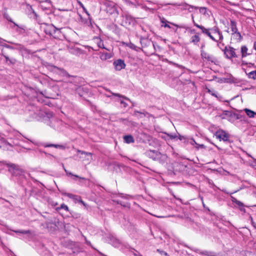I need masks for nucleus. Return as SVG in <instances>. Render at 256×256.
Returning a JSON list of instances; mask_svg holds the SVG:
<instances>
[{
  "instance_id": "obj_11",
  "label": "nucleus",
  "mask_w": 256,
  "mask_h": 256,
  "mask_svg": "<svg viewBox=\"0 0 256 256\" xmlns=\"http://www.w3.org/2000/svg\"><path fill=\"white\" fill-rule=\"evenodd\" d=\"M114 65L116 70H120L123 68H124L126 66V64L124 62V60L120 59L116 60L114 62Z\"/></svg>"
},
{
  "instance_id": "obj_23",
  "label": "nucleus",
  "mask_w": 256,
  "mask_h": 256,
  "mask_svg": "<svg viewBox=\"0 0 256 256\" xmlns=\"http://www.w3.org/2000/svg\"><path fill=\"white\" fill-rule=\"evenodd\" d=\"M56 209L57 210L64 209L67 212H68L69 210L68 206L64 204H62L60 205V207Z\"/></svg>"
},
{
  "instance_id": "obj_34",
  "label": "nucleus",
  "mask_w": 256,
  "mask_h": 256,
  "mask_svg": "<svg viewBox=\"0 0 256 256\" xmlns=\"http://www.w3.org/2000/svg\"><path fill=\"white\" fill-rule=\"evenodd\" d=\"M157 251H158V252H160V254H164V255H166V256H167V255H168V254H167L166 252H164V251H162V250H160L159 249H158V250H157Z\"/></svg>"
},
{
  "instance_id": "obj_16",
  "label": "nucleus",
  "mask_w": 256,
  "mask_h": 256,
  "mask_svg": "<svg viewBox=\"0 0 256 256\" xmlns=\"http://www.w3.org/2000/svg\"><path fill=\"white\" fill-rule=\"evenodd\" d=\"M124 140L126 143L130 144L134 142V138L132 135H126L124 136Z\"/></svg>"
},
{
  "instance_id": "obj_35",
  "label": "nucleus",
  "mask_w": 256,
  "mask_h": 256,
  "mask_svg": "<svg viewBox=\"0 0 256 256\" xmlns=\"http://www.w3.org/2000/svg\"><path fill=\"white\" fill-rule=\"evenodd\" d=\"M200 254L202 255H208V252L206 251L202 252H200Z\"/></svg>"
},
{
  "instance_id": "obj_46",
  "label": "nucleus",
  "mask_w": 256,
  "mask_h": 256,
  "mask_svg": "<svg viewBox=\"0 0 256 256\" xmlns=\"http://www.w3.org/2000/svg\"><path fill=\"white\" fill-rule=\"evenodd\" d=\"M139 256H142V255H140Z\"/></svg>"
},
{
  "instance_id": "obj_20",
  "label": "nucleus",
  "mask_w": 256,
  "mask_h": 256,
  "mask_svg": "<svg viewBox=\"0 0 256 256\" xmlns=\"http://www.w3.org/2000/svg\"><path fill=\"white\" fill-rule=\"evenodd\" d=\"M246 74L249 78L256 80V70L252 71Z\"/></svg>"
},
{
  "instance_id": "obj_14",
  "label": "nucleus",
  "mask_w": 256,
  "mask_h": 256,
  "mask_svg": "<svg viewBox=\"0 0 256 256\" xmlns=\"http://www.w3.org/2000/svg\"><path fill=\"white\" fill-rule=\"evenodd\" d=\"M195 9H198V8L195 7ZM200 14L202 15H208L210 16V11L206 8V7H200L198 8Z\"/></svg>"
},
{
  "instance_id": "obj_38",
  "label": "nucleus",
  "mask_w": 256,
  "mask_h": 256,
  "mask_svg": "<svg viewBox=\"0 0 256 256\" xmlns=\"http://www.w3.org/2000/svg\"><path fill=\"white\" fill-rule=\"evenodd\" d=\"M82 154H85L86 155H91V153H90V152H82Z\"/></svg>"
},
{
  "instance_id": "obj_33",
  "label": "nucleus",
  "mask_w": 256,
  "mask_h": 256,
  "mask_svg": "<svg viewBox=\"0 0 256 256\" xmlns=\"http://www.w3.org/2000/svg\"><path fill=\"white\" fill-rule=\"evenodd\" d=\"M78 202L82 204L84 206H86L85 202L81 199V198H78Z\"/></svg>"
},
{
  "instance_id": "obj_5",
  "label": "nucleus",
  "mask_w": 256,
  "mask_h": 256,
  "mask_svg": "<svg viewBox=\"0 0 256 256\" xmlns=\"http://www.w3.org/2000/svg\"><path fill=\"white\" fill-rule=\"evenodd\" d=\"M160 22L162 23L161 26L162 27L168 28H171L170 26V24H172V25H173V26H176L177 28L175 30V32L176 34H178L180 32V30H179L178 28L180 29L184 28L185 30V31H184L185 32H186V30H187V28L186 26H184L182 24H178L176 23H174L173 22L168 21L166 20V18H164V17H162V18H160Z\"/></svg>"
},
{
  "instance_id": "obj_30",
  "label": "nucleus",
  "mask_w": 256,
  "mask_h": 256,
  "mask_svg": "<svg viewBox=\"0 0 256 256\" xmlns=\"http://www.w3.org/2000/svg\"><path fill=\"white\" fill-rule=\"evenodd\" d=\"M110 58V56L107 54L102 55V60H106L107 58Z\"/></svg>"
},
{
  "instance_id": "obj_13",
  "label": "nucleus",
  "mask_w": 256,
  "mask_h": 256,
  "mask_svg": "<svg viewBox=\"0 0 256 256\" xmlns=\"http://www.w3.org/2000/svg\"><path fill=\"white\" fill-rule=\"evenodd\" d=\"M8 20L9 22H13L14 25L18 27V28L16 30V31L18 32L20 34H24L25 32L26 31H25V30H24V26H23V25L19 26V25L17 24L15 22H14L10 18H8Z\"/></svg>"
},
{
  "instance_id": "obj_32",
  "label": "nucleus",
  "mask_w": 256,
  "mask_h": 256,
  "mask_svg": "<svg viewBox=\"0 0 256 256\" xmlns=\"http://www.w3.org/2000/svg\"><path fill=\"white\" fill-rule=\"evenodd\" d=\"M60 32L58 29H56V27L54 26V33H53V34H56V33H58H58H60Z\"/></svg>"
},
{
  "instance_id": "obj_3",
  "label": "nucleus",
  "mask_w": 256,
  "mask_h": 256,
  "mask_svg": "<svg viewBox=\"0 0 256 256\" xmlns=\"http://www.w3.org/2000/svg\"><path fill=\"white\" fill-rule=\"evenodd\" d=\"M4 165L8 168V171L12 174V176H21L24 172V170L20 166L16 164L10 162H6Z\"/></svg>"
},
{
  "instance_id": "obj_43",
  "label": "nucleus",
  "mask_w": 256,
  "mask_h": 256,
  "mask_svg": "<svg viewBox=\"0 0 256 256\" xmlns=\"http://www.w3.org/2000/svg\"><path fill=\"white\" fill-rule=\"evenodd\" d=\"M115 10V8L113 6V12H112V14H114V10Z\"/></svg>"
},
{
  "instance_id": "obj_21",
  "label": "nucleus",
  "mask_w": 256,
  "mask_h": 256,
  "mask_svg": "<svg viewBox=\"0 0 256 256\" xmlns=\"http://www.w3.org/2000/svg\"><path fill=\"white\" fill-rule=\"evenodd\" d=\"M62 166H63V168H64V171L66 172V174L68 175H71V176H75L76 178H79L80 180H84L85 179L84 178L80 177L79 176H78L77 175H74L71 172H67V170H66V169L64 168V164H62Z\"/></svg>"
},
{
  "instance_id": "obj_18",
  "label": "nucleus",
  "mask_w": 256,
  "mask_h": 256,
  "mask_svg": "<svg viewBox=\"0 0 256 256\" xmlns=\"http://www.w3.org/2000/svg\"><path fill=\"white\" fill-rule=\"evenodd\" d=\"M53 68H54V69H56V70H60L63 76H68V77H70L71 76L70 75L68 74V72L66 70H64V69L61 68H58V67H57L56 66H53Z\"/></svg>"
},
{
  "instance_id": "obj_26",
  "label": "nucleus",
  "mask_w": 256,
  "mask_h": 256,
  "mask_svg": "<svg viewBox=\"0 0 256 256\" xmlns=\"http://www.w3.org/2000/svg\"><path fill=\"white\" fill-rule=\"evenodd\" d=\"M206 90H207V92L208 93H209L210 94H212V96L217 98V96L216 94V93L214 92H213L210 89L208 88H206Z\"/></svg>"
},
{
  "instance_id": "obj_12",
  "label": "nucleus",
  "mask_w": 256,
  "mask_h": 256,
  "mask_svg": "<svg viewBox=\"0 0 256 256\" xmlns=\"http://www.w3.org/2000/svg\"><path fill=\"white\" fill-rule=\"evenodd\" d=\"M80 20L86 26L93 28V24L98 26L94 22H92L90 17H80Z\"/></svg>"
},
{
  "instance_id": "obj_17",
  "label": "nucleus",
  "mask_w": 256,
  "mask_h": 256,
  "mask_svg": "<svg viewBox=\"0 0 256 256\" xmlns=\"http://www.w3.org/2000/svg\"><path fill=\"white\" fill-rule=\"evenodd\" d=\"M44 146L46 148L54 147L56 148H60L62 150L65 148V146L62 145L56 144H44Z\"/></svg>"
},
{
  "instance_id": "obj_15",
  "label": "nucleus",
  "mask_w": 256,
  "mask_h": 256,
  "mask_svg": "<svg viewBox=\"0 0 256 256\" xmlns=\"http://www.w3.org/2000/svg\"><path fill=\"white\" fill-rule=\"evenodd\" d=\"M230 28L232 32H238V29L236 26V22L232 20H230Z\"/></svg>"
},
{
  "instance_id": "obj_45",
  "label": "nucleus",
  "mask_w": 256,
  "mask_h": 256,
  "mask_svg": "<svg viewBox=\"0 0 256 256\" xmlns=\"http://www.w3.org/2000/svg\"><path fill=\"white\" fill-rule=\"evenodd\" d=\"M214 146H216V147L218 148H219L217 146H216V145H214Z\"/></svg>"
},
{
  "instance_id": "obj_37",
  "label": "nucleus",
  "mask_w": 256,
  "mask_h": 256,
  "mask_svg": "<svg viewBox=\"0 0 256 256\" xmlns=\"http://www.w3.org/2000/svg\"><path fill=\"white\" fill-rule=\"evenodd\" d=\"M78 198H80V196H76V198L73 200L78 202Z\"/></svg>"
},
{
  "instance_id": "obj_44",
  "label": "nucleus",
  "mask_w": 256,
  "mask_h": 256,
  "mask_svg": "<svg viewBox=\"0 0 256 256\" xmlns=\"http://www.w3.org/2000/svg\"><path fill=\"white\" fill-rule=\"evenodd\" d=\"M112 95H113V96H116V95H117V94H114V93H113V94H112Z\"/></svg>"
},
{
  "instance_id": "obj_36",
  "label": "nucleus",
  "mask_w": 256,
  "mask_h": 256,
  "mask_svg": "<svg viewBox=\"0 0 256 256\" xmlns=\"http://www.w3.org/2000/svg\"><path fill=\"white\" fill-rule=\"evenodd\" d=\"M6 46V48H10V50H14V48H13L12 46H9V45L6 44V46Z\"/></svg>"
},
{
  "instance_id": "obj_42",
  "label": "nucleus",
  "mask_w": 256,
  "mask_h": 256,
  "mask_svg": "<svg viewBox=\"0 0 256 256\" xmlns=\"http://www.w3.org/2000/svg\"><path fill=\"white\" fill-rule=\"evenodd\" d=\"M240 210H243V211H244L245 210V209L244 208V207H242V208H240Z\"/></svg>"
},
{
  "instance_id": "obj_31",
  "label": "nucleus",
  "mask_w": 256,
  "mask_h": 256,
  "mask_svg": "<svg viewBox=\"0 0 256 256\" xmlns=\"http://www.w3.org/2000/svg\"><path fill=\"white\" fill-rule=\"evenodd\" d=\"M190 144H192V145H193V146H195L196 144V142L194 140V138H192L190 140Z\"/></svg>"
},
{
  "instance_id": "obj_10",
  "label": "nucleus",
  "mask_w": 256,
  "mask_h": 256,
  "mask_svg": "<svg viewBox=\"0 0 256 256\" xmlns=\"http://www.w3.org/2000/svg\"><path fill=\"white\" fill-rule=\"evenodd\" d=\"M252 52V50H249L246 46H242L240 48V54L242 58L251 55Z\"/></svg>"
},
{
  "instance_id": "obj_41",
  "label": "nucleus",
  "mask_w": 256,
  "mask_h": 256,
  "mask_svg": "<svg viewBox=\"0 0 256 256\" xmlns=\"http://www.w3.org/2000/svg\"><path fill=\"white\" fill-rule=\"evenodd\" d=\"M86 244H90V242L86 240Z\"/></svg>"
},
{
  "instance_id": "obj_47",
  "label": "nucleus",
  "mask_w": 256,
  "mask_h": 256,
  "mask_svg": "<svg viewBox=\"0 0 256 256\" xmlns=\"http://www.w3.org/2000/svg\"><path fill=\"white\" fill-rule=\"evenodd\" d=\"M255 115H256V114Z\"/></svg>"
},
{
  "instance_id": "obj_8",
  "label": "nucleus",
  "mask_w": 256,
  "mask_h": 256,
  "mask_svg": "<svg viewBox=\"0 0 256 256\" xmlns=\"http://www.w3.org/2000/svg\"><path fill=\"white\" fill-rule=\"evenodd\" d=\"M225 56L230 60H232L234 58H238V55L236 52V50L233 47H226L224 50Z\"/></svg>"
},
{
  "instance_id": "obj_25",
  "label": "nucleus",
  "mask_w": 256,
  "mask_h": 256,
  "mask_svg": "<svg viewBox=\"0 0 256 256\" xmlns=\"http://www.w3.org/2000/svg\"><path fill=\"white\" fill-rule=\"evenodd\" d=\"M2 54L5 58L6 62L9 61L10 63L14 62H12V60L9 59L8 57L6 54L3 50H2Z\"/></svg>"
},
{
  "instance_id": "obj_1",
  "label": "nucleus",
  "mask_w": 256,
  "mask_h": 256,
  "mask_svg": "<svg viewBox=\"0 0 256 256\" xmlns=\"http://www.w3.org/2000/svg\"><path fill=\"white\" fill-rule=\"evenodd\" d=\"M193 22L195 26L200 28L203 34H206L212 40L216 42H221L222 40L223 36L218 28H206L204 26L196 23L194 19Z\"/></svg>"
},
{
  "instance_id": "obj_4",
  "label": "nucleus",
  "mask_w": 256,
  "mask_h": 256,
  "mask_svg": "<svg viewBox=\"0 0 256 256\" xmlns=\"http://www.w3.org/2000/svg\"><path fill=\"white\" fill-rule=\"evenodd\" d=\"M46 225L48 231L51 232H54L59 229L60 226L62 225V222H60L58 219L54 218L46 222Z\"/></svg>"
},
{
  "instance_id": "obj_27",
  "label": "nucleus",
  "mask_w": 256,
  "mask_h": 256,
  "mask_svg": "<svg viewBox=\"0 0 256 256\" xmlns=\"http://www.w3.org/2000/svg\"><path fill=\"white\" fill-rule=\"evenodd\" d=\"M65 195L72 199H74L76 198V195H74L70 193H66Z\"/></svg>"
},
{
  "instance_id": "obj_24",
  "label": "nucleus",
  "mask_w": 256,
  "mask_h": 256,
  "mask_svg": "<svg viewBox=\"0 0 256 256\" xmlns=\"http://www.w3.org/2000/svg\"><path fill=\"white\" fill-rule=\"evenodd\" d=\"M232 200L234 202L236 203L238 206L244 207V204L242 202L237 200L236 198H234V199Z\"/></svg>"
},
{
  "instance_id": "obj_19",
  "label": "nucleus",
  "mask_w": 256,
  "mask_h": 256,
  "mask_svg": "<svg viewBox=\"0 0 256 256\" xmlns=\"http://www.w3.org/2000/svg\"><path fill=\"white\" fill-rule=\"evenodd\" d=\"M244 110L246 112V115L249 118H254V115L256 114V113L254 111H252L250 110H249L248 108H245Z\"/></svg>"
},
{
  "instance_id": "obj_7",
  "label": "nucleus",
  "mask_w": 256,
  "mask_h": 256,
  "mask_svg": "<svg viewBox=\"0 0 256 256\" xmlns=\"http://www.w3.org/2000/svg\"><path fill=\"white\" fill-rule=\"evenodd\" d=\"M214 136L220 141L230 142V135L222 130H218L214 134Z\"/></svg>"
},
{
  "instance_id": "obj_28",
  "label": "nucleus",
  "mask_w": 256,
  "mask_h": 256,
  "mask_svg": "<svg viewBox=\"0 0 256 256\" xmlns=\"http://www.w3.org/2000/svg\"><path fill=\"white\" fill-rule=\"evenodd\" d=\"M118 102H120L121 105H123V106L124 108H126L128 106V104L125 102H124L123 100H118Z\"/></svg>"
},
{
  "instance_id": "obj_6",
  "label": "nucleus",
  "mask_w": 256,
  "mask_h": 256,
  "mask_svg": "<svg viewBox=\"0 0 256 256\" xmlns=\"http://www.w3.org/2000/svg\"><path fill=\"white\" fill-rule=\"evenodd\" d=\"M188 32L190 36V42L195 45L198 44L200 41V34L191 28L188 29Z\"/></svg>"
},
{
  "instance_id": "obj_29",
  "label": "nucleus",
  "mask_w": 256,
  "mask_h": 256,
  "mask_svg": "<svg viewBox=\"0 0 256 256\" xmlns=\"http://www.w3.org/2000/svg\"><path fill=\"white\" fill-rule=\"evenodd\" d=\"M195 147L197 149H198L199 148H204L205 146L203 144H198L196 143V144H195Z\"/></svg>"
},
{
  "instance_id": "obj_9",
  "label": "nucleus",
  "mask_w": 256,
  "mask_h": 256,
  "mask_svg": "<svg viewBox=\"0 0 256 256\" xmlns=\"http://www.w3.org/2000/svg\"><path fill=\"white\" fill-rule=\"evenodd\" d=\"M242 37L238 31L236 32H234L232 33L231 36V44H235L242 40Z\"/></svg>"
},
{
  "instance_id": "obj_40",
  "label": "nucleus",
  "mask_w": 256,
  "mask_h": 256,
  "mask_svg": "<svg viewBox=\"0 0 256 256\" xmlns=\"http://www.w3.org/2000/svg\"><path fill=\"white\" fill-rule=\"evenodd\" d=\"M252 223L253 226L256 228V224L252 221Z\"/></svg>"
},
{
  "instance_id": "obj_39",
  "label": "nucleus",
  "mask_w": 256,
  "mask_h": 256,
  "mask_svg": "<svg viewBox=\"0 0 256 256\" xmlns=\"http://www.w3.org/2000/svg\"><path fill=\"white\" fill-rule=\"evenodd\" d=\"M40 152H44V153L46 155V156H47V155H50V154H48V153H46V152H42L41 150H40ZM50 156H52V155L50 154Z\"/></svg>"
},
{
  "instance_id": "obj_22",
  "label": "nucleus",
  "mask_w": 256,
  "mask_h": 256,
  "mask_svg": "<svg viewBox=\"0 0 256 256\" xmlns=\"http://www.w3.org/2000/svg\"><path fill=\"white\" fill-rule=\"evenodd\" d=\"M16 233H20L22 234H30L31 233L30 230H14Z\"/></svg>"
},
{
  "instance_id": "obj_2",
  "label": "nucleus",
  "mask_w": 256,
  "mask_h": 256,
  "mask_svg": "<svg viewBox=\"0 0 256 256\" xmlns=\"http://www.w3.org/2000/svg\"><path fill=\"white\" fill-rule=\"evenodd\" d=\"M200 56L204 62L216 63L218 61L217 53L210 47L204 48V46L200 48Z\"/></svg>"
}]
</instances>
